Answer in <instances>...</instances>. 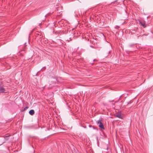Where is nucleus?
<instances>
[{
	"label": "nucleus",
	"mask_w": 153,
	"mask_h": 153,
	"mask_svg": "<svg viewBox=\"0 0 153 153\" xmlns=\"http://www.w3.org/2000/svg\"><path fill=\"white\" fill-rule=\"evenodd\" d=\"M68 29H65V30H64L62 31L60 30L59 31H57L55 32V33L58 35L60 34H66L68 33Z\"/></svg>",
	"instance_id": "nucleus-1"
},
{
	"label": "nucleus",
	"mask_w": 153,
	"mask_h": 153,
	"mask_svg": "<svg viewBox=\"0 0 153 153\" xmlns=\"http://www.w3.org/2000/svg\"><path fill=\"white\" fill-rule=\"evenodd\" d=\"M102 120L100 119L97 121V123L99 125V126L102 129H104V126L102 123Z\"/></svg>",
	"instance_id": "nucleus-2"
},
{
	"label": "nucleus",
	"mask_w": 153,
	"mask_h": 153,
	"mask_svg": "<svg viewBox=\"0 0 153 153\" xmlns=\"http://www.w3.org/2000/svg\"><path fill=\"white\" fill-rule=\"evenodd\" d=\"M116 117L121 119H123L124 117V115L120 112H118L116 114Z\"/></svg>",
	"instance_id": "nucleus-3"
},
{
	"label": "nucleus",
	"mask_w": 153,
	"mask_h": 153,
	"mask_svg": "<svg viewBox=\"0 0 153 153\" xmlns=\"http://www.w3.org/2000/svg\"><path fill=\"white\" fill-rule=\"evenodd\" d=\"M35 36L36 37V38H39V39H41V38L42 37V36L41 35V33L37 31L35 33Z\"/></svg>",
	"instance_id": "nucleus-4"
},
{
	"label": "nucleus",
	"mask_w": 153,
	"mask_h": 153,
	"mask_svg": "<svg viewBox=\"0 0 153 153\" xmlns=\"http://www.w3.org/2000/svg\"><path fill=\"white\" fill-rule=\"evenodd\" d=\"M139 24L142 26L144 28L146 27V23L144 21H139Z\"/></svg>",
	"instance_id": "nucleus-5"
},
{
	"label": "nucleus",
	"mask_w": 153,
	"mask_h": 153,
	"mask_svg": "<svg viewBox=\"0 0 153 153\" xmlns=\"http://www.w3.org/2000/svg\"><path fill=\"white\" fill-rule=\"evenodd\" d=\"M63 22H64V20H62L60 21H58V24H59V25L61 27H62L64 26V24H63Z\"/></svg>",
	"instance_id": "nucleus-6"
},
{
	"label": "nucleus",
	"mask_w": 153,
	"mask_h": 153,
	"mask_svg": "<svg viewBox=\"0 0 153 153\" xmlns=\"http://www.w3.org/2000/svg\"><path fill=\"white\" fill-rule=\"evenodd\" d=\"M5 90L3 87H0V93H5Z\"/></svg>",
	"instance_id": "nucleus-7"
},
{
	"label": "nucleus",
	"mask_w": 153,
	"mask_h": 153,
	"mask_svg": "<svg viewBox=\"0 0 153 153\" xmlns=\"http://www.w3.org/2000/svg\"><path fill=\"white\" fill-rule=\"evenodd\" d=\"M119 4V3L117 2V0H115L114 1L112 2L111 4L114 5V4H115L114 6L118 4Z\"/></svg>",
	"instance_id": "nucleus-8"
},
{
	"label": "nucleus",
	"mask_w": 153,
	"mask_h": 153,
	"mask_svg": "<svg viewBox=\"0 0 153 153\" xmlns=\"http://www.w3.org/2000/svg\"><path fill=\"white\" fill-rule=\"evenodd\" d=\"M34 110L32 109L30 110L29 111V114L31 115H33L34 114Z\"/></svg>",
	"instance_id": "nucleus-9"
},
{
	"label": "nucleus",
	"mask_w": 153,
	"mask_h": 153,
	"mask_svg": "<svg viewBox=\"0 0 153 153\" xmlns=\"http://www.w3.org/2000/svg\"><path fill=\"white\" fill-rule=\"evenodd\" d=\"M28 108V107H25L24 109V111H25L26 110V109H27Z\"/></svg>",
	"instance_id": "nucleus-10"
},
{
	"label": "nucleus",
	"mask_w": 153,
	"mask_h": 153,
	"mask_svg": "<svg viewBox=\"0 0 153 153\" xmlns=\"http://www.w3.org/2000/svg\"><path fill=\"white\" fill-rule=\"evenodd\" d=\"M8 136H6L4 137V138L5 139L7 140L8 139Z\"/></svg>",
	"instance_id": "nucleus-11"
},
{
	"label": "nucleus",
	"mask_w": 153,
	"mask_h": 153,
	"mask_svg": "<svg viewBox=\"0 0 153 153\" xmlns=\"http://www.w3.org/2000/svg\"><path fill=\"white\" fill-rule=\"evenodd\" d=\"M119 27H119V26H116V27H115V28H116V29H118V28H119Z\"/></svg>",
	"instance_id": "nucleus-12"
},
{
	"label": "nucleus",
	"mask_w": 153,
	"mask_h": 153,
	"mask_svg": "<svg viewBox=\"0 0 153 153\" xmlns=\"http://www.w3.org/2000/svg\"><path fill=\"white\" fill-rule=\"evenodd\" d=\"M71 38H69V39H70V40H68V41H70V40H71Z\"/></svg>",
	"instance_id": "nucleus-13"
},
{
	"label": "nucleus",
	"mask_w": 153,
	"mask_h": 153,
	"mask_svg": "<svg viewBox=\"0 0 153 153\" xmlns=\"http://www.w3.org/2000/svg\"><path fill=\"white\" fill-rule=\"evenodd\" d=\"M108 53L109 54L110 53V51H109L108 52Z\"/></svg>",
	"instance_id": "nucleus-14"
},
{
	"label": "nucleus",
	"mask_w": 153,
	"mask_h": 153,
	"mask_svg": "<svg viewBox=\"0 0 153 153\" xmlns=\"http://www.w3.org/2000/svg\"><path fill=\"white\" fill-rule=\"evenodd\" d=\"M82 86H88L87 85H83Z\"/></svg>",
	"instance_id": "nucleus-15"
},
{
	"label": "nucleus",
	"mask_w": 153,
	"mask_h": 153,
	"mask_svg": "<svg viewBox=\"0 0 153 153\" xmlns=\"http://www.w3.org/2000/svg\"><path fill=\"white\" fill-rule=\"evenodd\" d=\"M89 127H91V125H89Z\"/></svg>",
	"instance_id": "nucleus-16"
},
{
	"label": "nucleus",
	"mask_w": 153,
	"mask_h": 153,
	"mask_svg": "<svg viewBox=\"0 0 153 153\" xmlns=\"http://www.w3.org/2000/svg\"><path fill=\"white\" fill-rule=\"evenodd\" d=\"M41 25V23H40L39 24V26H40Z\"/></svg>",
	"instance_id": "nucleus-17"
},
{
	"label": "nucleus",
	"mask_w": 153,
	"mask_h": 153,
	"mask_svg": "<svg viewBox=\"0 0 153 153\" xmlns=\"http://www.w3.org/2000/svg\"><path fill=\"white\" fill-rule=\"evenodd\" d=\"M93 127L94 129H95L94 127V126H93Z\"/></svg>",
	"instance_id": "nucleus-18"
},
{
	"label": "nucleus",
	"mask_w": 153,
	"mask_h": 153,
	"mask_svg": "<svg viewBox=\"0 0 153 153\" xmlns=\"http://www.w3.org/2000/svg\"><path fill=\"white\" fill-rule=\"evenodd\" d=\"M40 41H41V42H42V40H40Z\"/></svg>",
	"instance_id": "nucleus-19"
},
{
	"label": "nucleus",
	"mask_w": 153,
	"mask_h": 153,
	"mask_svg": "<svg viewBox=\"0 0 153 153\" xmlns=\"http://www.w3.org/2000/svg\"><path fill=\"white\" fill-rule=\"evenodd\" d=\"M33 31V30L32 31L31 33H32Z\"/></svg>",
	"instance_id": "nucleus-20"
},
{
	"label": "nucleus",
	"mask_w": 153,
	"mask_h": 153,
	"mask_svg": "<svg viewBox=\"0 0 153 153\" xmlns=\"http://www.w3.org/2000/svg\"><path fill=\"white\" fill-rule=\"evenodd\" d=\"M1 60V59H0V60Z\"/></svg>",
	"instance_id": "nucleus-21"
}]
</instances>
